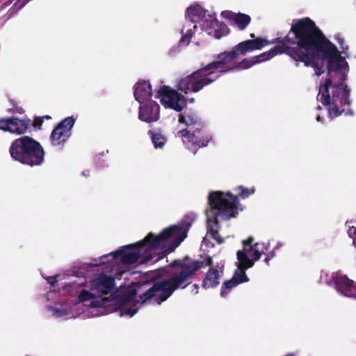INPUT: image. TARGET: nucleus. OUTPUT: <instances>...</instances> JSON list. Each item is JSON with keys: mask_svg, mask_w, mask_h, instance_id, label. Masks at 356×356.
Masks as SVG:
<instances>
[{"mask_svg": "<svg viewBox=\"0 0 356 356\" xmlns=\"http://www.w3.org/2000/svg\"><path fill=\"white\" fill-rule=\"evenodd\" d=\"M275 39H279L276 43L280 44L259 55L243 59L241 63L242 68L249 69L278 54H285L296 62V66L302 62L305 66L314 68L316 75L319 76L323 72L325 61L328 62L330 74L344 61L336 46L309 17L294 21L284 38Z\"/></svg>", "mask_w": 356, "mask_h": 356, "instance_id": "nucleus-1", "label": "nucleus"}, {"mask_svg": "<svg viewBox=\"0 0 356 356\" xmlns=\"http://www.w3.org/2000/svg\"><path fill=\"white\" fill-rule=\"evenodd\" d=\"M277 41L279 39H273L270 41L259 37L242 41L234 46L231 50L218 54L216 60L181 79L177 83V89L185 94L197 93L228 72L245 70L242 68L241 61H235L238 56L260 50L265 46Z\"/></svg>", "mask_w": 356, "mask_h": 356, "instance_id": "nucleus-2", "label": "nucleus"}, {"mask_svg": "<svg viewBox=\"0 0 356 356\" xmlns=\"http://www.w3.org/2000/svg\"><path fill=\"white\" fill-rule=\"evenodd\" d=\"M188 256L183 259L173 260L169 265L166 266L163 274L158 273L154 279H159L162 276H167L168 278L155 282L152 287L141 294L139 298L141 303L154 298L158 304L165 301L172 293L179 289H186L193 282V278L204 267V265L211 266L213 264L211 257L208 256L205 260H195L187 264L186 261Z\"/></svg>", "mask_w": 356, "mask_h": 356, "instance_id": "nucleus-3", "label": "nucleus"}, {"mask_svg": "<svg viewBox=\"0 0 356 356\" xmlns=\"http://www.w3.org/2000/svg\"><path fill=\"white\" fill-rule=\"evenodd\" d=\"M337 41L341 49V52L339 50L337 51L344 61L340 63L337 68L333 69L330 74L328 69V62L327 60L325 61L323 69V72L325 70H327V78L324 83L320 85L316 97L317 100L321 102L324 106H329L328 112L330 115L335 118L342 114L345 115H353V111L350 108L351 104V99H350V91L345 83L347 79V74L343 71V69L348 66V63L341 55V53L347 55L348 46L345 44L343 38H341L339 34L337 36ZM336 48L337 47H336Z\"/></svg>", "mask_w": 356, "mask_h": 356, "instance_id": "nucleus-4", "label": "nucleus"}, {"mask_svg": "<svg viewBox=\"0 0 356 356\" xmlns=\"http://www.w3.org/2000/svg\"><path fill=\"white\" fill-rule=\"evenodd\" d=\"M195 219L193 213L186 214L181 225H171L159 234L149 233L143 240L134 244L128 245L124 249L147 247L143 254L140 264H147L154 257V262L163 259L173 252L187 236L191 224Z\"/></svg>", "mask_w": 356, "mask_h": 356, "instance_id": "nucleus-5", "label": "nucleus"}, {"mask_svg": "<svg viewBox=\"0 0 356 356\" xmlns=\"http://www.w3.org/2000/svg\"><path fill=\"white\" fill-rule=\"evenodd\" d=\"M208 201L210 209L206 210L207 232L218 244H221L224 240L219 234L220 225L218 218L220 216L222 220H227L236 217L239 200L231 192L213 191L209 193Z\"/></svg>", "mask_w": 356, "mask_h": 356, "instance_id": "nucleus-6", "label": "nucleus"}, {"mask_svg": "<svg viewBox=\"0 0 356 356\" xmlns=\"http://www.w3.org/2000/svg\"><path fill=\"white\" fill-rule=\"evenodd\" d=\"M9 153L14 161L30 167L41 165L44 161L43 147L28 136L14 140L10 146Z\"/></svg>", "mask_w": 356, "mask_h": 356, "instance_id": "nucleus-7", "label": "nucleus"}, {"mask_svg": "<svg viewBox=\"0 0 356 356\" xmlns=\"http://www.w3.org/2000/svg\"><path fill=\"white\" fill-rule=\"evenodd\" d=\"M207 10L198 4L191 5L186 10V18L192 23L202 21V26L205 30L210 29L209 34H212L217 39L227 35L229 32L228 26L223 22H220L212 15L206 16Z\"/></svg>", "mask_w": 356, "mask_h": 356, "instance_id": "nucleus-8", "label": "nucleus"}, {"mask_svg": "<svg viewBox=\"0 0 356 356\" xmlns=\"http://www.w3.org/2000/svg\"><path fill=\"white\" fill-rule=\"evenodd\" d=\"M178 134L183 138L184 144L186 147L194 154L200 148L207 147L212 139L211 135L208 131L202 119L198 120L190 129L179 131Z\"/></svg>", "mask_w": 356, "mask_h": 356, "instance_id": "nucleus-9", "label": "nucleus"}, {"mask_svg": "<svg viewBox=\"0 0 356 356\" xmlns=\"http://www.w3.org/2000/svg\"><path fill=\"white\" fill-rule=\"evenodd\" d=\"M161 103L165 107L181 112L186 106V99L183 95L170 86H161L156 94Z\"/></svg>", "mask_w": 356, "mask_h": 356, "instance_id": "nucleus-10", "label": "nucleus"}, {"mask_svg": "<svg viewBox=\"0 0 356 356\" xmlns=\"http://www.w3.org/2000/svg\"><path fill=\"white\" fill-rule=\"evenodd\" d=\"M75 123L73 116L67 117L54 128L50 136L52 145H63L70 138V131Z\"/></svg>", "mask_w": 356, "mask_h": 356, "instance_id": "nucleus-11", "label": "nucleus"}, {"mask_svg": "<svg viewBox=\"0 0 356 356\" xmlns=\"http://www.w3.org/2000/svg\"><path fill=\"white\" fill-rule=\"evenodd\" d=\"M31 124L30 119H19L17 117L0 118V129L10 134L22 135L26 132Z\"/></svg>", "mask_w": 356, "mask_h": 356, "instance_id": "nucleus-12", "label": "nucleus"}, {"mask_svg": "<svg viewBox=\"0 0 356 356\" xmlns=\"http://www.w3.org/2000/svg\"><path fill=\"white\" fill-rule=\"evenodd\" d=\"M160 117V106L155 101H148L140 104L138 118L147 123H152L159 120Z\"/></svg>", "mask_w": 356, "mask_h": 356, "instance_id": "nucleus-13", "label": "nucleus"}, {"mask_svg": "<svg viewBox=\"0 0 356 356\" xmlns=\"http://www.w3.org/2000/svg\"><path fill=\"white\" fill-rule=\"evenodd\" d=\"M91 286V290L96 291L97 296L101 297L103 295H107L114 289L115 280L111 276L102 274L93 280Z\"/></svg>", "mask_w": 356, "mask_h": 356, "instance_id": "nucleus-14", "label": "nucleus"}, {"mask_svg": "<svg viewBox=\"0 0 356 356\" xmlns=\"http://www.w3.org/2000/svg\"><path fill=\"white\" fill-rule=\"evenodd\" d=\"M334 282L338 291L345 296L356 299V286L346 275H337Z\"/></svg>", "mask_w": 356, "mask_h": 356, "instance_id": "nucleus-15", "label": "nucleus"}, {"mask_svg": "<svg viewBox=\"0 0 356 356\" xmlns=\"http://www.w3.org/2000/svg\"><path fill=\"white\" fill-rule=\"evenodd\" d=\"M222 17L234 22L239 30H244L251 22L250 15L241 13H236L231 10L221 12Z\"/></svg>", "mask_w": 356, "mask_h": 356, "instance_id": "nucleus-16", "label": "nucleus"}, {"mask_svg": "<svg viewBox=\"0 0 356 356\" xmlns=\"http://www.w3.org/2000/svg\"><path fill=\"white\" fill-rule=\"evenodd\" d=\"M134 97L140 104L150 101L152 96V87L150 83L146 81H139L135 85Z\"/></svg>", "mask_w": 356, "mask_h": 356, "instance_id": "nucleus-17", "label": "nucleus"}, {"mask_svg": "<svg viewBox=\"0 0 356 356\" xmlns=\"http://www.w3.org/2000/svg\"><path fill=\"white\" fill-rule=\"evenodd\" d=\"M112 256L113 259L120 257L121 262L125 265L134 264L143 259V254L139 251L125 252L123 249L113 252Z\"/></svg>", "mask_w": 356, "mask_h": 356, "instance_id": "nucleus-18", "label": "nucleus"}, {"mask_svg": "<svg viewBox=\"0 0 356 356\" xmlns=\"http://www.w3.org/2000/svg\"><path fill=\"white\" fill-rule=\"evenodd\" d=\"M219 271L213 268H211L206 273L202 281V286L204 289L215 288L220 284Z\"/></svg>", "mask_w": 356, "mask_h": 356, "instance_id": "nucleus-19", "label": "nucleus"}, {"mask_svg": "<svg viewBox=\"0 0 356 356\" xmlns=\"http://www.w3.org/2000/svg\"><path fill=\"white\" fill-rule=\"evenodd\" d=\"M236 256L238 262L237 265L238 270H247L254 266L253 261L249 258L248 252L244 249L238 250Z\"/></svg>", "mask_w": 356, "mask_h": 356, "instance_id": "nucleus-20", "label": "nucleus"}, {"mask_svg": "<svg viewBox=\"0 0 356 356\" xmlns=\"http://www.w3.org/2000/svg\"><path fill=\"white\" fill-rule=\"evenodd\" d=\"M264 249L266 250L267 248H265L263 243H255L253 245L250 246L248 250H246V252L250 254L251 259L254 263V261L260 259L261 253L265 254Z\"/></svg>", "mask_w": 356, "mask_h": 356, "instance_id": "nucleus-21", "label": "nucleus"}, {"mask_svg": "<svg viewBox=\"0 0 356 356\" xmlns=\"http://www.w3.org/2000/svg\"><path fill=\"white\" fill-rule=\"evenodd\" d=\"M200 119L201 118L195 113H188L185 115L182 113H179L178 122L180 124H185L187 126L186 129H190V127L194 126V124Z\"/></svg>", "mask_w": 356, "mask_h": 356, "instance_id": "nucleus-22", "label": "nucleus"}, {"mask_svg": "<svg viewBox=\"0 0 356 356\" xmlns=\"http://www.w3.org/2000/svg\"><path fill=\"white\" fill-rule=\"evenodd\" d=\"M148 134L155 148H161L166 143V138L160 132L149 130Z\"/></svg>", "mask_w": 356, "mask_h": 356, "instance_id": "nucleus-23", "label": "nucleus"}, {"mask_svg": "<svg viewBox=\"0 0 356 356\" xmlns=\"http://www.w3.org/2000/svg\"><path fill=\"white\" fill-rule=\"evenodd\" d=\"M237 285H238V284H236V278H234L233 277L229 280L225 281L222 284V287H221V291H220L221 296L222 297L226 296L229 293V290Z\"/></svg>", "mask_w": 356, "mask_h": 356, "instance_id": "nucleus-24", "label": "nucleus"}, {"mask_svg": "<svg viewBox=\"0 0 356 356\" xmlns=\"http://www.w3.org/2000/svg\"><path fill=\"white\" fill-rule=\"evenodd\" d=\"M235 190L239 191L238 196L242 199H245L248 197L250 195L253 194L255 192L254 187L248 188L243 187V186H238Z\"/></svg>", "mask_w": 356, "mask_h": 356, "instance_id": "nucleus-25", "label": "nucleus"}, {"mask_svg": "<svg viewBox=\"0 0 356 356\" xmlns=\"http://www.w3.org/2000/svg\"><path fill=\"white\" fill-rule=\"evenodd\" d=\"M97 296V294L90 292L87 290L83 289L79 293L78 298L80 302H86L88 300H92L95 299Z\"/></svg>", "mask_w": 356, "mask_h": 356, "instance_id": "nucleus-26", "label": "nucleus"}, {"mask_svg": "<svg viewBox=\"0 0 356 356\" xmlns=\"http://www.w3.org/2000/svg\"><path fill=\"white\" fill-rule=\"evenodd\" d=\"M240 272L236 271L233 275L234 278H236V284H239L243 282H247L249 279L245 273L246 270H239Z\"/></svg>", "mask_w": 356, "mask_h": 356, "instance_id": "nucleus-27", "label": "nucleus"}, {"mask_svg": "<svg viewBox=\"0 0 356 356\" xmlns=\"http://www.w3.org/2000/svg\"><path fill=\"white\" fill-rule=\"evenodd\" d=\"M196 29H197V26L193 25V29H188L185 33H184V29H183L181 32L182 34V36H181L180 42H187L188 43L191 38H192L193 33H195V30Z\"/></svg>", "mask_w": 356, "mask_h": 356, "instance_id": "nucleus-28", "label": "nucleus"}, {"mask_svg": "<svg viewBox=\"0 0 356 356\" xmlns=\"http://www.w3.org/2000/svg\"><path fill=\"white\" fill-rule=\"evenodd\" d=\"M10 103L12 104L13 107L8 109V113L18 114H22L24 113V108L21 106H17L15 100L10 99Z\"/></svg>", "mask_w": 356, "mask_h": 356, "instance_id": "nucleus-29", "label": "nucleus"}, {"mask_svg": "<svg viewBox=\"0 0 356 356\" xmlns=\"http://www.w3.org/2000/svg\"><path fill=\"white\" fill-rule=\"evenodd\" d=\"M138 311V308L136 307V304H134L133 306L129 308H124L122 309V314L125 315H129L130 316H133Z\"/></svg>", "mask_w": 356, "mask_h": 356, "instance_id": "nucleus-30", "label": "nucleus"}, {"mask_svg": "<svg viewBox=\"0 0 356 356\" xmlns=\"http://www.w3.org/2000/svg\"><path fill=\"white\" fill-rule=\"evenodd\" d=\"M253 241H254V237L252 236H250L246 240H243L242 241L243 249H244V250H248V248L250 246L252 245V243Z\"/></svg>", "mask_w": 356, "mask_h": 356, "instance_id": "nucleus-31", "label": "nucleus"}, {"mask_svg": "<svg viewBox=\"0 0 356 356\" xmlns=\"http://www.w3.org/2000/svg\"><path fill=\"white\" fill-rule=\"evenodd\" d=\"M43 124V120L41 117L35 118L32 125L35 128L40 129Z\"/></svg>", "mask_w": 356, "mask_h": 356, "instance_id": "nucleus-32", "label": "nucleus"}, {"mask_svg": "<svg viewBox=\"0 0 356 356\" xmlns=\"http://www.w3.org/2000/svg\"><path fill=\"white\" fill-rule=\"evenodd\" d=\"M59 277V275H57L56 276H51L49 277L47 280V282L52 286H54V285L57 283L58 280L57 277Z\"/></svg>", "mask_w": 356, "mask_h": 356, "instance_id": "nucleus-33", "label": "nucleus"}, {"mask_svg": "<svg viewBox=\"0 0 356 356\" xmlns=\"http://www.w3.org/2000/svg\"><path fill=\"white\" fill-rule=\"evenodd\" d=\"M136 296V291H133L131 292H129L127 294H125L124 296V298L125 300H131L134 298Z\"/></svg>", "mask_w": 356, "mask_h": 356, "instance_id": "nucleus-34", "label": "nucleus"}, {"mask_svg": "<svg viewBox=\"0 0 356 356\" xmlns=\"http://www.w3.org/2000/svg\"><path fill=\"white\" fill-rule=\"evenodd\" d=\"M266 255H267V257H268L270 259H272L275 257V253L274 250H272V251H270V252H269Z\"/></svg>", "mask_w": 356, "mask_h": 356, "instance_id": "nucleus-35", "label": "nucleus"}, {"mask_svg": "<svg viewBox=\"0 0 356 356\" xmlns=\"http://www.w3.org/2000/svg\"><path fill=\"white\" fill-rule=\"evenodd\" d=\"M91 305L95 307H99L100 306V302H93L91 303Z\"/></svg>", "mask_w": 356, "mask_h": 356, "instance_id": "nucleus-36", "label": "nucleus"}, {"mask_svg": "<svg viewBox=\"0 0 356 356\" xmlns=\"http://www.w3.org/2000/svg\"><path fill=\"white\" fill-rule=\"evenodd\" d=\"M42 118V120L44 121V119L46 120H49L51 118V117L50 115H44L42 117H41Z\"/></svg>", "mask_w": 356, "mask_h": 356, "instance_id": "nucleus-37", "label": "nucleus"}, {"mask_svg": "<svg viewBox=\"0 0 356 356\" xmlns=\"http://www.w3.org/2000/svg\"><path fill=\"white\" fill-rule=\"evenodd\" d=\"M270 260V259L266 256V257L264 259V262L268 266Z\"/></svg>", "mask_w": 356, "mask_h": 356, "instance_id": "nucleus-38", "label": "nucleus"}, {"mask_svg": "<svg viewBox=\"0 0 356 356\" xmlns=\"http://www.w3.org/2000/svg\"><path fill=\"white\" fill-rule=\"evenodd\" d=\"M316 120H317V121H318V122H321V121L323 120V118H321V116H319V115H318V116L316 118Z\"/></svg>", "mask_w": 356, "mask_h": 356, "instance_id": "nucleus-39", "label": "nucleus"}, {"mask_svg": "<svg viewBox=\"0 0 356 356\" xmlns=\"http://www.w3.org/2000/svg\"><path fill=\"white\" fill-rule=\"evenodd\" d=\"M188 101L191 103H193L195 102V99L194 98L188 99Z\"/></svg>", "mask_w": 356, "mask_h": 356, "instance_id": "nucleus-40", "label": "nucleus"}, {"mask_svg": "<svg viewBox=\"0 0 356 356\" xmlns=\"http://www.w3.org/2000/svg\"><path fill=\"white\" fill-rule=\"evenodd\" d=\"M250 36H251L252 38H254V33H252V34H250Z\"/></svg>", "mask_w": 356, "mask_h": 356, "instance_id": "nucleus-41", "label": "nucleus"}, {"mask_svg": "<svg viewBox=\"0 0 356 356\" xmlns=\"http://www.w3.org/2000/svg\"><path fill=\"white\" fill-rule=\"evenodd\" d=\"M355 234H356V227L355 228Z\"/></svg>", "mask_w": 356, "mask_h": 356, "instance_id": "nucleus-42", "label": "nucleus"}]
</instances>
